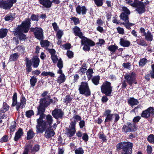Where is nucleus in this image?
<instances>
[{"instance_id": "1", "label": "nucleus", "mask_w": 154, "mask_h": 154, "mask_svg": "<svg viewBox=\"0 0 154 154\" xmlns=\"http://www.w3.org/2000/svg\"><path fill=\"white\" fill-rule=\"evenodd\" d=\"M30 20L29 19L22 22V25L18 26L14 31V35L18 36L20 40H25L26 36L23 32L26 33L29 29L30 25Z\"/></svg>"}, {"instance_id": "2", "label": "nucleus", "mask_w": 154, "mask_h": 154, "mask_svg": "<svg viewBox=\"0 0 154 154\" xmlns=\"http://www.w3.org/2000/svg\"><path fill=\"white\" fill-rule=\"evenodd\" d=\"M132 146V143L127 142H122L117 145L118 148L123 149L122 154H131Z\"/></svg>"}, {"instance_id": "3", "label": "nucleus", "mask_w": 154, "mask_h": 154, "mask_svg": "<svg viewBox=\"0 0 154 154\" xmlns=\"http://www.w3.org/2000/svg\"><path fill=\"white\" fill-rule=\"evenodd\" d=\"M79 86V90L80 94L84 95L86 97L90 95L91 92L88 83L87 82H82Z\"/></svg>"}, {"instance_id": "4", "label": "nucleus", "mask_w": 154, "mask_h": 154, "mask_svg": "<svg viewBox=\"0 0 154 154\" xmlns=\"http://www.w3.org/2000/svg\"><path fill=\"white\" fill-rule=\"evenodd\" d=\"M17 94L15 92L14 93L12 97L13 102L12 105V106H16V109L18 110L19 108H23L26 104V100L25 98L22 97L21 98L20 100V103H17Z\"/></svg>"}, {"instance_id": "5", "label": "nucleus", "mask_w": 154, "mask_h": 154, "mask_svg": "<svg viewBox=\"0 0 154 154\" xmlns=\"http://www.w3.org/2000/svg\"><path fill=\"white\" fill-rule=\"evenodd\" d=\"M112 87L111 86V83L107 81L103 83L101 86V92L105 94L106 96H110L112 92Z\"/></svg>"}, {"instance_id": "6", "label": "nucleus", "mask_w": 154, "mask_h": 154, "mask_svg": "<svg viewBox=\"0 0 154 154\" xmlns=\"http://www.w3.org/2000/svg\"><path fill=\"white\" fill-rule=\"evenodd\" d=\"M130 5L133 7H136V10L140 14H142L145 11V5L142 2L138 0H134V2L130 3Z\"/></svg>"}, {"instance_id": "7", "label": "nucleus", "mask_w": 154, "mask_h": 154, "mask_svg": "<svg viewBox=\"0 0 154 154\" xmlns=\"http://www.w3.org/2000/svg\"><path fill=\"white\" fill-rule=\"evenodd\" d=\"M111 111L109 109H107L105 111L104 115L106 116L105 122H112L113 119L115 117V122H117L119 119V115L117 114H111Z\"/></svg>"}, {"instance_id": "8", "label": "nucleus", "mask_w": 154, "mask_h": 154, "mask_svg": "<svg viewBox=\"0 0 154 154\" xmlns=\"http://www.w3.org/2000/svg\"><path fill=\"white\" fill-rule=\"evenodd\" d=\"M37 125H36L37 133H42L48 127L46 122L44 120H37Z\"/></svg>"}, {"instance_id": "9", "label": "nucleus", "mask_w": 154, "mask_h": 154, "mask_svg": "<svg viewBox=\"0 0 154 154\" xmlns=\"http://www.w3.org/2000/svg\"><path fill=\"white\" fill-rule=\"evenodd\" d=\"M81 44L84 45L83 49L85 51L89 50L90 49V46H93L95 45L93 41L88 39L85 37L81 39Z\"/></svg>"}, {"instance_id": "10", "label": "nucleus", "mask_w": 154, "mask_h": 154, "mask_svg": "<svg viewBox=\"0 0 154 154\" xmlns=\"http://www.w3.org/2000/svg\"><path fill=\"white\" fill-rule=\"evenodd\" d=\"M135 73L134 72L127 74L124 76V78L126 82L130 85H132L133 83L136 84V82Z\"/></svg>"}, {"instance_id": "11", "label": "nucleus", "mask_w": 154, "mask_h": 154, "mask_svg": "<svg viewBox=\"0 0 154 154\" xmlns=\"http://www.w3.org/2000/svg\"><path fill=\"white\" fill-rule=\"evenodd\" d=\"M17 0H7V1L0 2V8L5 9H10Z\"/></svg>"}, {"instance_id": "12", "label": "nucleus", "mask_w": 154, "mask_h": 154, "mask_svg": "<svg viewBox=\"0 0 154 154\" xmlns=\"http://www.w3.org/2000/svg\"><path fill=\"white\" fill-rule=\"evenodd\" d=\"M52 100L50 99L49 96H47L41 99L40 104L38 108H45V107L47 106L51 103L52 102Z\"/></svg>"}, {"instance_id": "13", "label": "nucleus", "mask_w": 154, "mask_h": 154, "mask_svg": "<svg viewBox=\"0 0 154 154\" xmlns=\"http://www.w3.org/2000/svg\"><path fill=\"white\" fill-rule=\"evenodd\" d=\"M31 30L33 32L36 38L39 40L43 39V33L42 29L41 28L35 27L31 28Z\"/></svg>"}, {"instance_id": "14", "label": "nucleus", "mask_w": 154, "mask_h": 154, "mask_svg": "<svg viewBox=\"0 0 154 154\" xmlns=\"http://www.w3.org/2000/svg\"><path fill=\"white\" fill-rule=\"evenodd\" d=\"M154 113V109L152 107H150L146 110L143 111L141 114L142 117L147 119L151 116H153Z\"/></svg>"}, {"instance_id": "15", "label": "nucleus", "mask_w": 154, "mask_h": 154, "mask_svg": "<svg viewBox=\"0 0 154 154\" xmlns=\"http://www.w3.org/2000/svg\"><path fill=\"white\" fill-rule=\"evenodd\" d=\"M52 114L56 119H61L64 115V113L61 109H55L52 111Z\"/></svg>"}, {"instance_id": "16", "label": "nucleus", "mask_w": 154, "mask_h": 154, "mask_svg": "<svg viewBox=\"0 0 154 154\" xmlns=\"http://www.w3.org/2000/svg\"><path fill=\"white\" fill-rule=\"evenodd\" d=\"M75 124L73 123L70 124L69 129L67 130V134L69 137L73 136L76 132Z\"/></svg>"}, {"instance_id": "17", "label": "nucleus", "mask_w": 154, "mask_h": 154, "mask_svg": "<svg viewBox=\"0 0 154 154\" xmlns=\"http://www.w3.org/2000/svg\"><path fill=\"white\" fill-rule=\"evenodd\" d=\"M76 11L78 14H82L83 15L86 14L87 9L85 6H81L79 5L76 8Z\"/></svg>"}, {"instance_id": "18", "label": "nucleus", "mask_w": 154, "mask_h": 154, "mask_svg": "<svg viewBox=\"0 0 154 154\" xmlns=\"http://www.w3.org/2000/svg\"><path fill=\"white\" fill-rule=\"evenodd\" d=\"M73 30L75 35L79 36L81 39L85 37L83 36L82 33L81 32L78 26H75L73 29Z\"/></svg>"}, {"instance_id": "19", "label": "nucleus", "mask_w": 154, "mask_h": 154, "mask_svg": "<svg viewBox=\"0 0 154 154\" xmlns=\"http://www.w3.org/2000/svg\"><path fill=\"white\" fill-rule=\"evenodd\" d=\"M38 112L37 113V115H40V116L39 118L38 119H37V120H43V119L45 117V115L44 114V112L45 111V108H43L41 109L40 108H38Z\"/></svg>"}, {"instance_id": "20", "label": "nucleus", "mask_w": 154, "mask_h": 154, "mask_svg": "<svg viewBox=\"0 0 154 154\" xmlns=\"http://www.w3.org/2000/svg\"><path fill=\"white\" fill-rule=\"evenodd\" d=\"M23 130L21 128H20L15 134L14 138V140L15 141H17L20 138L21 136L23 135Z\"/></svg>"}, {"instance_id": "21", "label": "nucleus", "mask_w": 154, "mask_h": 154, "mask_svg": "<svg viewBox=\"0 0 154 154\" xmlns=\"http://www.w3.org/2000/svg\"><path fill=\"white\" fill-rule=\"evenodd\" d=\"M40 3L44 6L47 8L51 7L52 2L50 0H38Z\"/></svg>"}, {"instance_id": "22", "label": "nucleus", "mask_w": 154, "mask_h": 154, "mask_svg": "<svg viewBox=\"0 0 154 154\" xmlns=\"http://www.w3.org/2000/svg\"><path fill=\"white\" fill-rule=\"evenodd\" d=\"M39 59L37 57H34L32 59V66L34 68H37L39 65Z\"/></svg>"}, {"instance_id": "23", "label": "nucleus", "mask_w": 154, "mask_h": 154, "mask_svg": "<svg viewBox=\"0 0 154 154\" xmlns=\"http://www.w3.org/2000/svg\"><path fill=\"white\" fill-rule=\"evenodd\" d=\"M120 45L124 47H128L130 44V42L123 38H121L120 42Z\"/></svg>"}, {"instance_id": "24", "label": "nucleus", "mask_w": 154, "mask_h": 154, "mask_svg": "<svg viewBox=\"0 0 154 154\" xmlns=\"http://www.w3.org/2000/svg\"><path fill=\"white\" fill-rule=\"evenodd\" d=\"M145 38L147 41H151L153 39V35L151 32L148 31L146 33H144Z\"/></svg>"}, {"instance_id": "25", "label": "nucleus", "mask_w": 154, "mask_h": 154, "mask_svg": "<svg viewBox=\"0 0 154 154\" xmlns=\"http://www.w3.org/2000/svg\"><path fill=\"white\" fill-rule=\"evenodd\" d=\"M128 103L132 106L134 105H137L139 103L137 100L134 98H130L128 100Z\"/></svg>"}, {"instance_id": "26", "label": "nucleus", "mask_w": 154, "mask_h": 154, "mask_svg": "<svg viewBox=\"0 0 154 154\" xmlns=\"http://www.w3.org/2000/svg\"><path fill=\"white\" fill-rule=\"evenodd\" d=\"M14 50L15 51L19 52L20 54H23L24 52L25 48L23 46L20 45L17 46Z\"/></svg>"}, {"instance_id": "27", "label": "nucleus", "mask_w": 154, "mask_h": 154, "mask_svg": "<svg viewBox=\"0 0 154 154\" xmlns=\"http://www.w3.org/2000/svg\"><path fill=\"white\" fill-rule=\"evenodd\" d=\"M66 80V78L65 75L64 74H62L57 78V82L60 84L65 81Z\"/></svg>"}, {"instance_id": "28", "label": "nucleus", "mask_w": 154, "mask_h": 154, "mask_svg": "<svg viewBox=\"0 0 154 154\" xmlns=\"http://www.w3.org/2000/svg\"><path fill=\"white\" fill-rule=\"evenodd\" d=\"M15 14H10L7 15L5 18L6 21H12L15 18Z\"/></svg>"}, {"instance_id": "29", "label": "nucleus", "mask_w": 154, "mask_h": 154, "mask_svg": "<svg viewBox=\"0 0 154 154\" xmlns=\"http://www.w3.org/2000/svg\"><path fill=\"white\" fill-rule=\"evenodd\" d=\"M72 119H73V121L71 120L70 124H72L73 123L75 124V126L76 122L79 121H80L82 119L81 117L78 115H74L72 117Z\"/></svg>"}, {"instance_id": "30", "label": "nucleus", "mask_w": 154, "mask_h": 154, "mask_svg": "<svg viewBox=\"0 0 154 154\" xmlns=\"http://www.w3.org/2000/svg\"><path fill=\"white\" fill-rule=\"evenodd\" d=\"M100 77L99 76L93 77L91 79L93 83L95 85H97L99 84Z\"/></svg>"}, {"instance_id": "31", "label": "nucleus", "mask_w": 154, "mask_h": 154, "mask_svg": "<svg viewBox=\"0 0 154 154\" xmlns=\"http://www.w3.org/2000/svg\"><path fill=\"white\" fill-rule=\"evenodd\" d=\"M8 30L6 29H0V38H3L6 36Z\"/></svg>"}, {"instance_id": "32", "label": "nucleus", "mask_w": 154, "mask_h": 154, "mask_svg": "<svg viewBox=\"0 0 154 154\" xmlns=\"http://www.w3.org/2000/svg\"><path fill=\"white\" fill-rule=\"evenodd\" d=\"M54 132L52 131H46L45 132V136L47 138H50L54 134Z\"/></svg>"}, {"instance_id": "33", "label": "nucleus", "mask_w": 154, "mask_h": 154, "mask_svg": "<svg viewBox=\"0 0 154 154\" xmlns=\"http://www.w3.org/2000/svg\"><path fill=\"white\" fill-rule=\"evenodd\" d=\"M47 123L50 127L51 126V125L53 123V120L52 117L50 115H48L46 116Z\"/></svg>"}, {"instance_id": "34", "label": "nucleus", "mask_w": 154, "mask_h": 154, "mask_svg": "<svg viewBox=\"0 0 154 154\" xmlns=\"http://www.w3.org/2000/svg\"><path fill=\"white\" fill-rule=\"evenodd\" d=\"M35 135L32 129L29 130L27 133V138L28 140L30 139L33 138Z\"/></svg>"}, {"instance_id": "35", "label": "nucleus", "mask_w": 154, "mask_h": 154, "mask_svg": "<svg viewBox=\"0 0 154 154\" xmlns=\"http://www.w3.org/2000/svg\"><path fill=\"white\" fill-rule=\"evenodd\" d=\"M125 22V23L123 22L121 24L124 25L126 28L128 29H131L130 27L134 25V24L129 23L128 20Z\"/></svg>"}, {"instance_id": "36", "label": "nucleus", "mask_w": 154, "mask_h": 154, "mask_svg": "<svg viewBox=\"0 0 154 154\" xmlns=\"http://www.w3.org/2000/svg\"><path fill=\"white\" fill-rule=\"evenodd\" d=\"M19 57V55L17 53H15L11 55L9 60L13 61L16 60Z\"/></svg>"}, {"instance_id": "37", "label": "nucleus", "mask_w": 154, "mask_h": 154, "mask_svg": "<svg viewBox=\"0 0 154 154\" xmlns=\"http://www.w3.org/2000/svg\"><path fill=\"white\" fill-rule=\"evenodd\" d=\"M49 42L47 40L42 41L40 42L41 46L42 47L48 48L49 45Z\"/></svg>"}, {"instance_id": "38", "label": "nucleus", "mask_w": 154, "mask_h": 154, "mask_svg": "<svg viewBox=\"0 0 154 154\" xmlns=\"http://www.w3.org/2000/svg\"><path fill=\"white\" fill-rule=\"evenodd\" d=\"M32 149H33L32 146L31 144H29L25 146L24 151L28 152H30L32 153Z\"/></svg>"}, {"instance_id": "39", "label": "nucleus", "mask_w": 154, "mask_h": 154, "mask_svg": "<svg viewBox=\"0 0 154 154\" xmlns=\"http://www.w3.org/2000/svg\"><path fill=\"white\" fill-rule=\"evenodd\" d=\"M93 71L92 69H88L86 72V75L88 79V80H90L92 76V74Z\"/></svg>"}, {"instance_id": "40", "label": "nucleus", "mask_w": 154, "mask_h": 154, "mask_svg": "<svg viewBox=\"0 0 154 154\" xmlns=\"http://www.w3.org/2000/svg\"><path fill=\"white\" fill-rule=\"evenodd\" d=\"M120 17L121 19L124 21H126L128 20V15L125 14L124 13H122L120 15Z\"/></svg>"}, {"instance_id": "41", "label": "nucleus", "mask_w": 154, "mask_h": 154, "mask_svg": "<svg viewBox=\"0 0 154 154\" xmlns=\"http://www.w3.org/2000/svg\"><path fill=\"white\" fill-rule=\"evenodd\" d=\"M147 62V60L145 58L141 59L139 62V66H143L146 64Z\"/></svg>"}, {"instance_id": "42", "label": "nucleus", "mask_w": 154, "mask_h": 154, "mask_svg": "<svg viewBox=\"0 0 154 154\" xmlns=\"http://www.w3.org/2000/svg\"><path fill=\"white\" fill-rule=\"evenodd\" d=\"M37 82V78L34 76H32L30 79L31 85L32 87L34 86Z\"/></svg>"}, {"instance_id": "43", "label": "nucleus", "mask_w": 154, "mask_h": 154, "mask_svg": "<svg viewBox=\"0 0 154 154\" xmlns=\"http://www.w3.org/2000/svg\"><path fill=\"white\" fill-rule=\"evenodd\" d=\"M136 41L137 44L139 45L145 46H146L147 45V44L145 42V41L143 40L138 39Z\"/></svg>"}, {"instance_id": "44", "label": "nucleus", "mask_w": 154, "mask_h": 154, "mask_svg": "<svg viewBox=\"0 0 154 154\" xmlns=\"http://www.w3.org/2000/svg\"><path fill=\"white\" fill-rule=\"evenodd\" d=\"M147 140L149 142L154 143V135L152 134H150L147 137Z\"/></svg>"}, {"instance_id": "45", "label": "nucleus", "mask_w": 154, "mask_h": 154, "mask_svg": "<svg viewBox=\"0 0 154 154\" xmlns=\"http://www.w3.org/2000/svg\"><path fill=\"white\" fill-rule=\"evenodd\" d=\"M128 126L129 129L130 130V132L135 131L136 129V127L134 123H130L128 125Z\"/></svg>"}, {"instance_id": "46", "label": "nucleus", "mask_w": 154, "mask_h": 154, "mask_svg": "<svg viewBox=\"0 0 154 154\" xmlns=\"http://www.w3.org/2000/svg\"><path fill=\"white\" fill-rule=\"evenodd\" d=\"M118 48V47L115 45H111L108 48V49L111 51L115 52Z\"/></svg>"}, {"instance_id": "47", "label": "nucleus", "mask_w": 154, "mask_h": 154, "mask_svg": "<svg viewBox=\"0 0 154 154\" xmlns=\"http://www.w3.org/2000/svg\"><path fill=\"white\" fill-rule=\"evenodd\" d=\"M95 4L98 7L101 6L103 4V0H94Z\"/></svg>"}, {"instance_id": "48", "label": "nucleus", "mask_w": 154, "mask_h": 154, "mask_svg": "<svg viewBox=\"0 0 154 154\" xmlns=\"http://www.w3.org/2000/svg\"><path fill=\"white\" fill-rule=\"evenodd\" d=\"M71 45L69 43H66L63 45L61 47L63 49H69L71 48Z\"/></svg>"}, {"instance_id": "49", "label": "nucleus", "mask_w": 154, "mask_h": 154, "mask_svg": "<svg viewBox=\"0 0 154 154\" xmlns=\"http://www.w3.org/2000/svg\"><path fill=\"white\" fill-rule=\"evenodd\" d=\"M34 114V112L32 110H29L26 112V115L27 117L29 118Z\"/></svg>"}, {"instance_id": "50", "label": "nucleus", "mask_w": 154, "mask_h": 154, "mask_svg": "<svg viewBox=\"0 0 154 154\" xmlns=\"http://www.w3.org/2000/svg\"><path fill=\"white\" fill-rule=\"evenodd\" d=\"M70 19L73 21L75 25H77L79 23V19L75 17H72L70 18Z\"/></svg>"}, {"instance_id": "51", "label": "nucleus", "mask_w": 154, "mask_h": 154, "mask_svg": "<svg viewBox=\"0 0 154 154\" xmlns=\"http://www.w3.org/2000/svg\"><path fill=\"white\" fill-rule=\"evenodd\" d=\"M84 151L81 148H79L75 150V154H83Z\"/></svg>"}, {"instance_id": "52", "label": "nucleus", "mask_w": 154, "mask_h": 154, "mask_svg": "<svg viewBox=\"0 0 154 154\" xmlns=\"http://www.w3.org/2000/svg\"><path fill=\"white\" fill-rule=\"evenodd\" d=\"M63 62L61 59H59L58 60L57 63V66L59 69H62L63 67Z\"/></svg>"}, {"instance_id": "53", "label": "nucleus", "mask_w": 154, "mask_h": 154, "mask_svg": "<svg viewBox=\"0 0 154 154\" xmlns=\"http://www.w3.org/2000/svg\"><path fill=\"white\" fill-rule=\"evenodd\" d=\"M39 146L38 145H35L33 147L32 152H38L39 149Z\"/></svg>"}, {"instance_id": "54", "label": "nucleus", "mask_w": 154, "mask_h": 154, "mask_svg": "<svg viewBox=\"0 0 154 154\" xmlns=\"http://www.w3.org/2000/svg\"><path fill=\"white\" fill-rule=\"evenodd\" d=\"M63 34V31L61 30H59L57 31V38L60 39L61 38Z\"/></svg>"}, {"instance_id": "55", "label": "nucleus", "mask_w": 154, "mask_h": 154, "mask_svg": "<svg viewBox=\"0 0 154 154\" xmlns=\"http://www.w3.org/2000/svg\"><path fill=\"white\" fill-rule=\"evenodd\" d=\"M8 138L7 136L5 135L1 138L0 139V141L2 143L8 141Z\"/></svg>"}, {"instance_id": "56", "label": "nucleus", "mask_w": 154, "mask_h": 154, "mask_svg": "<svg viewBox=\"0 0 154 154\" xmlns=\"http://www.w3.org/2000/svg\"><path fill=\"white\" fill-rule=\"evenodd\" d=\"M122 10L125 14L127 15L130 14V11L128 9V8L125 7H122Z\"/></svg>"}, {"instance_id": "57", "label": "nucleus", "mask_w": 154, "mask_h": 154, "mask_svg": "<svg viewBox=\"0 0 154 154\" xmlns=\"http://www.w3.org/2000/svg\"><path fill=\"white\" fill-rule=\"evenodd\" d=\"M122 130L125 133L130 132V130L129 129L128 125H124L122 128Z\"/></svg>"}, {"instance_id": "58", "label": "nucleus", "mask_w": 154, "mask_h": 154, "mask_svg": "<svg viewBox=\"0 0 154 154\" xmlns=\"http://www.w3.org/2000/svg\"><path fill=\"white\" fill-rule=\"evenodd\" d=\"M71 100L70 97L69 95L66 96L64 99V102L66 103H69Z\"/></svg>"}, {"instance_id": "59", "label": "nucleus", "mask_w": 154, "mask_h": 154, "mask_svg": "<svg viewBox=\"0 0 154 154\" xmlns=\"http://www.w3.org/2000/svg\"><path fill=\"white\" fill-rule=\"evenodd\" d=\"M122 66L125 68L129 69L131 65L129 63H123Z\"/></svg>"}, {"instance_id": "60", "label": "nucleus", "mask_w": 154, "mask_h": 154, "mask_svg": "<svg viewBox=\"0 0 154 154\" xmlns=\"http://www.w3.org/2000/svg\"><path fill=\"white\" fill-rule=\"evenodd\" d=\"M97 25L98 26H101L103 25V22L100 19H98L96 22Z\"/></svg>"}, {"instance_id": "61", "label": "nucleus", "mask_w": 154, "mask_h": 154, "mask_svg": "<svg viewBox=\"0 0 154 154\" xmlns=\"http://www.w3.org/2000/svg\"><path fill=\"white\" fill-rule=\"evenodd\" d=\"M51 59L54 63H56L57 61L58 60V58L57 56L55 55L51 56Z\"/></svg>"}, {"instance_id": "62", "label": "nucleus", "mask_w": 154, "mask_h": 154, "mask_svg": "<svg viewBox=\"0 0 154 154\" xmlns=\"http://www.w3.org/2000/svg\"><path fill=\"white\" fill-rule=\"evenodd\" d=\"M99 138L101 139L103 141L105 142L106 141V136L103 134H100Z\"/></svg>"}, {"instance_id": "63", "label": "nucleus", "mask_w": 154, "mask_h": 154, "mask_svg": "<svg viewBox=\"0 0 154 154\" xmlns=\"http://www.w3.org/2000/svg\"><path fill=\"white\" fill-rule=\"evenodd\" d=\"M52 26L55 31H57L59 29V27L57 26L56 23L54 22L52 24Z\"/></svg>"}, {"instance_id": "64", "label": "nucleus", "mask_w": 154, "mask_h": 154, "mask_svg": "<svg viewBox=\"0 0 154 154\" xmlns=\"http://www.w3.org/2000/svg\"><path fill=\"white\" fill-rule=\"evenodd\" d=\"M117 29L120 34H124V30L123 28L119 27L117 28Z\"/></svg>"}]
</instances>
